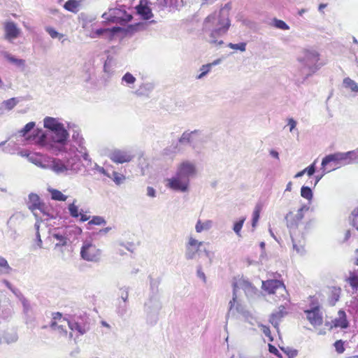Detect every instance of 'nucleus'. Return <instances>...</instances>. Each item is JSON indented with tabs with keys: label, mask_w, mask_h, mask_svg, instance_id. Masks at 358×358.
<instances>
[{
	"label": "nucleus",
	"mask_w": 358,
	"mask_h": 358,
	"mask_svg": "<svg viewBox=\"0 0 358 358\" xmlns=\"http://www.w3.org/2000/svg\"><path fill=\"white\" fill-rule=\"evenodd\" d=\"M231 6L230 3H226L219 13H213L209 15L203 24V31L208 34V42L212 44L222 45L223 41L217 38L225 34L231 24L229 19V12Z\"/></svg>",
	"instance_id": "f257e3e1"
},
{
	"label": "nucleus",
	"mask_w": 358,
	"mask_h": 358,
	"mask_svg": "<svg viewBox=\"0 0 358 358\" xmlns=\"http://www.w3.org/2000/svg\"><path fill=\"white\" fill-rule=\"evenodd\" d=\"M32 141L40 148L58 155L66 151L69 133L65 127L50 133H45L41 129L34 131Z\"/></svg>",
	"instance_id": "f03ea898"
},
{
	"label": "nucleus",
	"mask_w": 358,
	"mask_h": 358,
	"mask_svg": "<svg viewBox=\"0 0 358 358\" xmlns=\"http://www.w3.org/2000/svg\"><path fill=\"white\" fill-rule=\"evenodd\" d=\"M197 173L196 165L194 162L183 160L177 165L175 175L166 180V186L175 192H187L191 179L196 178Z\"/></svg>",
	"instance_id": "7ed1b4c3"
},
{
	"label": "nucleus",
	"mask_w": 358,
	"mask_h": 358,
	"mask_svg": "<svg viewBox=\"0 0 358 358\" xmlns=\"http://www.w3.org/2000/svg\"><path fill=\"white\" fill-rule=\"evenodd\" d=\"M54 173L58 176H73L78 174L83 169V165L77 157H73L64 161L55 159Z\"/></svg>",
	"instance_id": "20e7f679"
},
{
	"label": "nucleus",
	"mask_w": 358,
	"mask_h": 358,
	"mask_svg": "<svg viewBox=\"0 0 358 358\" xmlns=\"http://www.w3.org/2000/svg\"><path fill=\"white\" fill-rule=\"evenodd\" d=\"M358 153V148L355 150L348 151L346 152H335L326 155L322 161V166H327L329 163L334 162L336 166L340 167L350 164L353 160L358 158L357 154Z\"/></svg>",
	"instance_id": "39448f33"
},
{
	"label": "nucleus",
	"mask_w": 358,
	"mask_h": 358,
	"mask_svg": "<svg viewBox=\"0 0 358 358\" xmlns=\"http://www.w3.org/2000/svg\"><path fill=\"white\" fill-rule=\"evenodd\" d=\"M299 61L304 65V69L307 68L308 69V72L301 81V83H303L310 76L320 68V65L317 64L319 54L314 50H306L303 51V56L299 57Z\"/></svg>",
	"instance_id": "423d86ee"
},
{
	"label": "nucleus",
	"mask_w": 358,
	"mask_h": 358,
	"mask_svg": "<svg viewBox=\"0 0 358 358\" xmlns=\"http://www.w3.org/2000/svg\"><path fill=\"white\" fill-rule=\"evenodd\" d=\"M204 242L199 241L193 237H189L188 242L185 245V257L186 259L191 260L200 256L202 252H204L207 257L210 256V252L203 247Z\"/></svg>",
	"instance_id": "0eeeda50"
},
{
	"label": "nucleus",
	"mask_w": 358,
	"mask_h": 358,
	"mask_svg": "<svg viewBox=\"0 0 358 358\" xmlns=\"http://www.w3.org/2000/svg\"><path fill=\"white\" fill-rule=\"evenodd\" d=\"M72 331H77L83 335L90 330V319L85 315L74 316L71 320L64 319L63 321Z\"/></svg>",
	"instance_id": "6e6552de"
},
{
	"label": "nucleus",
	"mask_w": 358,
	"mask_h": 358,
	"mask_svg": "<svg viewBox=\"0 0 358 358\" xmlns=\"http://www.w3.org/2000/svg\"><path fill=\"white\" fill-rule=\"evenodd\" d=\"M3 38L12 43L22 34L21 29L11 20H6L2 23Z\"/></svg>",
	"instance_id": "1a4fd4ad"
},
{
	"label": "nucleus",
	"mask_w": 358,
	"mask_h": 358,
	"mask_svg": "<svg viewBox=\"0 0 358 358\" xmlns=\"http://www.w3.org/2000/svg\"><path fill=\"white\" fill-rule=\"evenodd\" d=\"M81 257L88 262H98L101 257V250L90 241H85L80 250Z\"/></svg>",
	"instance_id": "9d476101"
},
{
	"label": "nucleus",
	"mask_w": 358,
	"mask_h": 358,
	"mask_svg": "<svg viewBox=\"0 0 358 358\" xmlns=\"http://www.w3.org/2000/svg\"><path fill=\"white\" fill-rule=\"evenodd\" d=\"M102 17L112 22H128L131 19V16L127 14L124 10L117 7L109 8L102 15Z\"/></svg>",
	"instance_id": "9b49d317"
},
{
	"label": "nucleus",
	"mask_w": 358,
	"mask_h": 358,
	"mask_svg": "<svg viewBox=\"0 0 358 358\" xmlns=\"http://www.w3.org/2000/svg\"><path fill=\"white\" fill-rule=\"evenodd\" d=\"M262 287L268 294H279L283 298H285V295L287 294L284 283L278 280L262 281Z\"/></svg>",
	"instance_id": "f8f14e48"
},
{
	"label": "nucleus",
	"mask_w": 358,
	"mask_h": 358,
	"mask_svg": "<svg viewBox=\"0 0 358 358\" xmlns=\"http://www.w3.org/2000/svg\"><path fill=\"white\" fill-rule=\"evenodd\" d=\"M108 157L115 164L129 162L134 158L132 153L127 150L113 149L107 154Z\"/></svg>",
	"instance_id": "ddd939ff"
},
{
	"label": "nucleus",
	"mask_w": 358,
	"mask_h": 358,
	"mask_svg": "<svg viewBox=\"0 0 358 358\" xmlns=\"http://www.w3.org/2000/svg\"><path fill=\"white\" fill-rule=\"evenodd\" d=\"M144 311L148 322L155 324L157 313V299L155 296L150 297L144 305Z\"/></svg>",
	"instance_id": "4468645a"
},
{
	"label": "nucleus",
	"mask_w": 358,
	"mask_h": 358,
	"mask_svg": "<svg viewBox=\"0 0 358 358\" xmlns=\"http://www.w3.org/2000/svg\"><path fill=\"white\" fill-rule=\"evenodd\" d=\"M304 312L308 320L313 326L315 327L322 324L323 319L319 306H315L310 309L306 310Z\"/></svg>",
	"instance_id": "2eb2a0df"
},
{
	"label": "nucleus",
	"mask_w": 358,
	"mask_h": 358,
	"mask_svg": "<svg viewBox=\"0 0 358 358\" xmlns=\"http://www.w3.org/2000/svg\"><path fill=\"white\" fill-rule=\"evenodd\" d=\"M201 131L198 129H195L192 131H185L182 133L181 136L178 139V145H192L197 141V137L201 134Z\"/></svg>",
	"instance_id": "dca6fc26"
},
{
	"label": "nucleus",
	"mask_w": 358,
	"mask_h": 358,
	"mask_svg": "<svg viewBox=\"0 0 358 358\" xmlns=\"http://www.w3.org/2000/svg\"><path fill=\"white\" fill-rule=\"evenodd\" d=\"M52 315L54 321L51 322V328L61 334L66 335L67 333L65 329L66 324L62 322L64 318L62 319V315L59 313H55Z\"/></svg>",
	"instance_id": "f3484780"
},
{
	"label": "nucleus",
	"mask_w": 358,
	"mask_h": 358,
	"mask_svg": "<svg viewBox=\"0 0 358 358\" xmlns=\"http://www.w3.org/2000/svg\"><path fill=\"white\" fill-rule=\"evenodd\" d=\"M162 2L158 3V8L164 10L166 8L169 12L173 10H179L184 6L183 0H162Z\"/></svg>",
	"instance_id": "a211bd4d"
},
{
	"label": "nucleus",
	"mask_w": 358,
	"mask_h": 358,
	"mask_svg": "<svg viewBox=\"0 0 358 358\" xmlns=\"http://www.w3.org/2000/svg\"><path fill=\"white\" fill-rule=\"evenodd\" d=\"M55 158L48 157L47 159L42 160L41 159L31 157L29 158V160L41 169H49L54 172L53 166H55Z\"/></svg>",
	"instance_id": "6ab92c4d"
},
{
	"label": "nucleus",
	"mask_w": 358,
	"mask_h": 358,
	"mask_svg": "<svg viewBox=\"0 0 358 358\" xmlns=\"http://www.w3.org/2000/svg\"><path fill=\"white\" fill-rule=\"evenodd\" d=\"M148 3V0H140L139 3L136 6L137 13L145 20H148L152 16Z\"/></svg>",
	"instance_id": "aec40b11"
},
{
	"label": "nucleus",
	"mask_w": 358,
	"mask_h": 358,
	"mask_svg": "<svg viewBox=\"0 0 358 358\" xmlns=\"http://www.w3.org/2000/svg\"><path fill=\"white\" fill-rule=\"evenodd\" d=\"M41 203L40 198L37 194L31 193L29 195V201L27 202L28 208L33 213L36 218L39 217L37 208H39Z\"/></svg>",
	"instance_id": "412c9836"
},
{
	"label": "nucleus",
	"mask_w": 358,
	"mask_h": 358,
	"mask_svg": "<svg viewBox=\"0 0 358 358\" xmlns=\"http://www.w3.org/2000/svg\"><path fill=\"white\" fill-rule=\"evenodd\" d=\"M43 123L44 127L50 130L48 133L54 132L64 127V124L58 119L51 117H45Z\"/></svg>",
	"instance_id": "4be33fe9"
},
{
	"label": "nucleus",
	"mask_w": 358,
	"mask_h": 358,
	"mask_svg": "<svg viewBox=\"0 0 358 358\" xmlns=\"http://www.w3.org/2000/svg\"><path fill=\"white\" fill-rule=\"evenodd\" d=\"M287 314L285 307L284 306H280L278 308V310L275 312H273L269 319V322L275 327H277L279 324L280 320L281 318L285 317Z\"/></svg>",
	"instance_id": "5701e85b"
},
{
	"label": "nucleus",
	"mask_w": 358,
	"mask_h": 358,
	"mask_svg": "<svg viewBox=\"0 0 358 358\" xmlns=\"http://www.w3.org/2000/svg\"><path fill=\"white\" fill-rule=\"evenodd\" d=\"M234 289H233V297L232 299L229 301V311L227 315V318L229 316L230 314L233 313V308L234 307L235 303H236V310L238 313H242L243 312V308L240 303H238L236 301L237 299V295H236V283H234L233 285Z\"/></svg>",
	"instance_id": "b1692460"
},
{
	"label": "nucleus",
	"mask_w": 358,
	"mask_h": 358,
	"mask_svg": "<svg viewBox=\"0 0 358 358\" xmlns=\"http://www.w3.org/2000/svg\"><path fill=\"white\" fill-rule=\"evenodd\" d=\"M333 323L335 327L346 329L348 327V322L345 311L340 310L338 311V317L334 319Z\"/></svg>",
	"instance_id": "393cba45"
},
{
	"label": "nucleus",
	"mask_w": 358,
	"mask_h": 358,
	"mask_svg": "<svg viewBox=\"0 0 358 358\" xmlns=\"http://www.w3.org/2000/svg\"><path fill=\"white\" fill-rule=\"evenodd\" d=\"M287 227L289 229L290 236L293 235L294 231L297 229L299 222L294 217L292 212H289L285 216Z\"/></svg>",
	"instance_id": "a878e982"
},
{
	"label": "nucleus",
	"mask_w": 358,
	"mask_h": 358,
	"mask_svg": "<svg viewBox=\"0 0 358 358\" xmlns=\"http://www.w3.org/2000/svg\"><path fill=\"white\" fill-rule=\"evenodd\" d=\"M180 148L178 143H173L163 150V155L173 159L175 155L180 151Z\"/></svg>",
	"instance_id": "bb28decb"
},
{
	"label": "nucleus",
	"mask_w": 358,
	"mask_h": 358,
	"mask_svg": "<svg viewBox=\"0 0 358 358\" xmlns=\"http://www.w3.org/2000/svg\"><path fill=\"white\" fill-rule=\"evenodd\" d=\"M13 269L8 263V261L0 256V275H9Z\"/></svg>",
	"instance_id": "cd10ccee"
},
{
	"label": "nucleus",
	"mask_w": 358,
	"mask_h": 358,
	"mask_svg": "<svg viewBox=\"0 0 358 358\" xmlns=\"http://www.w3.org/2000/svg\"><path fill=\"white\" fill-rule=\"evenodd\" d=\"M80 5V3L77 0H68L64 7L66 10L71 11L72 13H77L78 10V6Z\"/></svg>",
	"instance_id": "c85d7f7f"
},
{
	"label": "nucleus",
	"mask_w": 358,
	"mask_h": 358,
	"mask_svg": "<svg viewBox=\"0 0 358 358\" xmlns=\"http://www.w3.org/2000/svg\"><path fill=\"white\" fill-rule=\"evenodd\" d=\"M51 194V198L55 201H65L67 199V196L64 195L62 192L58 189H51L49 190Z\"/></svg>",
	"instance_id": "c756f323"
},
{
	"label": "nucleus",
	"mask_w": 358,
	"mask_h": 358,
	"mask_svg": "<svg viewBox=\"0 0 358 358\" xmlns=\"http://www.w3.org/2000/svg\"><path fill=\"white\" fill-rule=\"evenodd\" d=\"M136 78L130 73H126L122 78V84L132 87L131 85L136 82Z\"/></svg>",
	"instance_id": "7c9ffc66"
},
{
	"label": "nucleus",
	"mask_w": 358,
	"mask_h": 358,
	"mask_svg": "<svg viewBox=\"0 0 358 358\" xmlns=\"http://www.w3.org/2000/svg\"><path fill=\"white\" fill-rule=\"evenodd\" d=\"M245 217H243L234 223L233 231L238 237H241V231L245 221Z\"/></svg>",
	"instance_id": "2f4dec72"
},
{
	"label": "nucleus",
	"mask_w": 358,
	"mask_h": 358,
	"mask_svg": "<svg viewBox=\"0 0 358 358\" xmlns=\"http://www.w3.org/2000/svg\"><path fill=\"white\" fill-rule=\"evenodd\" d=\"M77 202L76 199H74L73 201L71 203H69L68 206V210L69 212L70 215L72 217H78L79 216V208L76 204Z\"/></svg>",
	"instance_id": "473e14b6"
},
{
	"label": "nucleus",
	"mask_w": 358,
	"mask_h": 358,
	"mask_svg": "<svg viewBox=\"0 0 358 358\" xmlns=\"http://www.w3.org/2000/svg\"><path fill=\"white\" fill-rule=\"evenodd\" d=\"M18 98H11L8 100H5L2 102V106H4L7 110H11L14 107L19 103Z\"/></svg>",
	"instance_id": "72a5a7b5"
},
{
	"label": "nucleus",
	"mask_w": 358,
	"mask_h": 358,
	"mask_svg": "<svg viewBox=\"0 0 358 358\" xmlns=\"http://www.w3.org/2000/svg\"><path fill=\"white\" fill-rule=\"evenodd\" d=\"M343 85L346 88H350L352 92H358V85L350 78H344Z\"/></svg>",
	"instance_id": "f704fd0d"
},
{
	"label": "nucleus",
	"mask_w": 358,
	"mask_h": 358,
	"mask_svg": "<svg viewBox=\"0 0 358 358\" xmlns=\"http://www.w3.org/2000/svg\"><path fill=\"white\" fill-rule=\"evenodd\" d=\"M110 175L111 178H110L112 179L113 182L117 185L122 184L126 179L125 176L123 174L117 173L114 171H112Z\"/></svg>",
	"instance_id": "c9c22d12"
},
{
	"label": "nucleus",
	"mask_w": 358,
	"mask_h": 358,
	"mask_svg": "<svg viewBox=\"0 0 358 358\" xmlns=\"http://www.w3.org/2000/svg\"><path fill=\"white\" fill-rule=\"evenodd\" d=\"M301 196L308 201H311L313 196V191L308 186H302L301 189Z\"/></svg>",
	"instance_id": "e433bc0d"
},
{
	"label": "nucleus",
	"mask_w": 358,
	"mask_h": 358,
	"mask_svg": "<svg viewBox=\"0 0 358 358\" xmlns=\"http://www.w3.org/2000/svg\"><path fill=\"white\" fill-rule=\"evenodd\" d=\"M15 296L21 301L24 312L27 313L30 310V303L29 301L24 296L21 292H19Z\"/></svg>",
	"instance_id": "4c0bfd02"
},
{
	"label": "nucleus",
	"mask_w": 358,
	"mask_h": 358,
	"mask_svg": "<svg viewBox=\"0 0 358 358\" xmlns=\"http://www.w3.org/2000/svg\"><path fill=\"white\" fill-rule=\"evenodd\" d=\"M210 221H207L203 223L201 222V220H198L195 226V229L197 233H201L203 230H207L210 229Z\"/></svg>",
	"instance_id": "58836bf2"
},
{
	"label": "nucleus",
	"mask_w": 358,
	"mask_h": 358,
	"mask_svg": "<svg viewBox=\"0 0 358 358\" xmlns=\"http://www.w3.org/2000/svg\"><path fill=\"white\" fill-rule=\"evenodd\" d=\"M272 25L281 30H288L289 29V27L283 20L277 18L273 20Z\"/></svg>",
	"instance_id": "ea45409f"
},
{
	"label": "nucleus",
	"mask_w": 358,
	"mask_h": 358,
	"mask_svg": "<svg viewBox=\"0 0 358 358\" xmlns=\"http://www.w3.org/2000/svg\"><path fill=\"white\" fill-rule=\"evenodd\" d=\"M210 65H208V64L202 65L200 68L201 73L197 75L196 78L198 80L202 79L210 72Z\"/></svg>",
	"instance_id": "a19ab883"
},
{
	"label": "nucleus",
	"mask_w": 358,
	"mask_h": 358,
	"mask_svg": "<svg viewBox=\"0 0 358 358\" xmlns=\"http://www.w3.org/2000/svg\"><path fill=\"white\" fill-rule=\"evenodd\" d=\"M350 286L352 288H358V276L353 273H350L349 278L347 279Z\"/></svg>",
	"instance_id": "79ce46f5"
},
{
	"label": "nucleus",
	"mask_w": 358,
	"mask_h": 358,
	"mask_svg": "<svg viewBox=\"0 0 358 358\" xmlns=\"http://www.w3.org/2000/svg\"><path fill=\"white\" fill-rule=\"evenodd\" d=\"M52 237L59 241L55 244V247L64 246L66 244V238L63 235L55 233Z\"/></svg>",
	"instance_id": "37998d69"
},
{
	"label": "nucleus",
	"mask_w": 358,
	"mask_h": 358,
	"mask_svg": "<svg viewBox=\"0 0 358 358\" xmlns=\"http://www.w3.org/2000/svg\"><path fill=\"white\" fill-rule=\"evenodd\" d=\"M35 127L34 122H30L27 123L20 131L19 133L22 136H24L27 133H29L31 129Z\"/></svg>",
	"instance_id": "c03bdc74"
},
{
	"label": "nucleus",
	"mask_w": 358,
	"mask_h": 358,
	"mask_svg": "<svg viewBox=\"0 0 358 358\" xmlns=\"http://www.w3.org/2000/svg\"><path fill=\"white\" fill-rule=\"evenodd\" d=\"M228 47H229L231 49L234 50H238L241 52L245 51L246 49V43L244 42L239 43H229L228 44Z\"/></svg>",
	"instance_id": "a18cd8bd"
},
{
	"label": "nucleus",
	"mask_w": 358,
	"mask_h": 358,
	"mask_svg": "<svg viewBox=\"0 0 358 358\" xmlns=\"http://www.w3.org/2000/svg\"><path fill=\"white\" fill-rule=\"evenodd\" d=\"M1 282L8 288L9 289L12 293L16 296L19 292H20V289L15 287L8 280L6 279H3L1 280Z\"/></svg>",
	"instance_id": "49530a36"
},
{
	"label": "nucleus",
	"mask_w": 358,
	"mask_h": 358,
	"mask_svg": "<svg viewBox=\"0 0 358 358\" xmlns=\"http://www.w3.org/2000/svg\"><path fill=\"white\" fill-rule=\"evenodd\" d=\"M45 31L49 34V35L52 38H61L63 37V34H59L54 28H52L51 27H45Z\"/></svg>",
	"instance_id": "de8ad7c7"
},
{
	"label": "nucleus",
	"mask_w": 358,
	"mask_h": 358,
	"mask_svg": "<svg viewBox=\"0 0 358 358\" xmlns=\"http://www.w3.org/2000/svg\"><path fill=\"white\" fill-rule=\"evenodd\" d=\"M281 350L288 356L289 358H294L298 355V351L290 348H281Z\"/></svg>",
	"instance_id": "09e8293b"
},
{
	"label": "nucleus",
	"mask_w": 358,
	"mask_h": 358,
	"mask_svg": "<svg viewBox=\"0 0 358 358\" xmlns=\"http://www.w3.org/2000/svg\"><path fill=\"white\" fill-rule=\"evenodd\" d=\"M105 224L106 220L101 216H94L92 219L89 222V224L101 225Z\"/></svg>",
	"instance_id": "8fccbe9b"
},
{
	"label": "nucleus",
	"mask_w": 358,
	"mask_h": 358,
	"mask_svg": "<svg viewBox=\"0 0 358 358\" xmlns=\"http://www.w3.org/2000/svg\"><path fill=\"white\" fill-rule=\"evenodd\" d=\"M334 169H335V168H332L330 170H327L326 166H324V167L322 166V168H321L322 173L320 175H317L315 176V181L314 183V186H315L318 183V182L322 178V177L325 174H327V173H329L331 171L334 170Z\"/></svg>",
	"instance_id": "3c124183"
},
{
	"label": "nucleus",
	"mask_w": 358,
	"mask_h": 358,
	"mask_svg": "<svg viewBox=\"0 0 358 358\" xmlns=\"http://www.w3.org/2000/svg\"><path fill=\"white\" fill-rule=\"evenodd\" d=\"M336 351L338 354L343 353L345 351L344 342L342 340L336 341L334 344Z\"/></svg>",
	"instance_id": "603ef678"
},
{
	"label": "nucleus",
	"mask_w": 358,
	"mask_h": 358,
	"mask_svg": "<svg viewBox=\"0 0 358 358\" xmlns=\"http://www.w3.org/2000/svg\"><path fill=\"white\" fill-rule=\"evenodd\" d=\"M110 31L108 29H96L94 33H92L90 34V37L92 38H99L103 34L108 33Z\"/></svg>",
	"instance_id": "864d4df0"
},
{
	"label": "nucleus",
	"mask_w": 358,
	"mask_h": 358,
	"mask_svg": "<svg viewBox=\"0 0 358 358\" xmlns=\"http://www.w3.org/2000/svg\"><path fill=\"white\" fill-rule=\"evenodd\" d=\"M316 161L309 165L308 167L304 169L305 173H306L309 177L312 176L316 171Z\"/></svg>",
	"instance_id": "5fc2aeb1"
},
{
	"label": "nucleus",
	"mask_w": 358,
	"mask_h": 358,
	"mask_svg": "<svg viewBox=\"0 0 358 358\" xmlns=\"http://www.w3.org/2000/svg\"><path fill=\"white\" fill-rule=\"evenodd\" d=\"M259 213H260L259 209L257 207H256V208L253 211L252 220V226L254 228L256 227L257 223L259 219Z\"/></svg>",
	"instance_id": "6e6d98bb"
},
{
	"label": "nucleus",
	"mask_w": 358,
	"mask_h": 358,
	"mask_svg": "<svg viewBox=\"0 0 358 358\" xmlns=\"http://www.w3.org/2000/svg\"><path fill=\"white\" fill-rule=\"evenodd\" d=\"M304 209L308 210V208L306 207V206H303L297 210V213L295 215L294 214V217L296 219V221H299L300 222L301 221V220L303 219V211Z\"/></svg>",
	"instance_id": "4d7b16f0"
},
{
	"label": "nucleus",
	"mask_w": 358,
	"mask_h": 358,
	"mask_svg": "<svg viewBox=\"0 0 358 358\" xmlns=\"http://www.w3.org/2000/svg\"><path fill=\"white\" fill-rule=\"evenodd\" d=\"M94 169L98 171L99 173L107 176L108 178H111L110 173L106 170L103 167L100 166L97 164H94Z\"/></svg>",
	"instance_id": "13d9d810"
},
{
	"label": "nucleus",
	"mask_w": 358,
	"mask_h": 358,
	"mask_svg": "<svg viewBox=\"0 0 358 358\" xmlns=\"http://www.w3.org/2000/svg\"><path fill=\"white\" fill-rule=\"evenodd\" d=\"M73 139L76 142V143L80 146L83 147V144L84 143L83 138L79 134V133L74 132L72 136Z\"/></svg>",
	"instance_id": "bf43d9fd"
},
{
	"label": "nucleus",
	"mask_w": 358,
	"mask_h": 358,
	"mask_svg": "<svg viewBox=\"0 0 358 358\" xmlns=\"http://www.w3.org/2000/svg\"><path fill=\"white\" fill-rule=\"evenodd\" d=\"M1 53L5 59H6L9 62L12 64H13L16 59V57H15L13 55H12L7 51H2Z\"/></svg>",
	"instance_id": "052dcab7"
},
{
	"label": "nucleus",
	"mask_w": 358,
	"mask_h": 358,
	"mask_svg": "<svg viewBox=\"0 0 358 358\" xmlns=\"http://www.w3.org/2000/svg\"><path fill=\"white\" fill-rule=\"evenodd\" d=\"M1 53L5 59H6L9 62L12 64H13L16 59V57H15L13 55H12L7 51H2Z\"/></svg>",
	"instance_id": "680f3d73"
},
{
	"label": "nucleus",
	"mask_w": 358,
	"mask_h": 358,
	"mask_svg": "<svg viewBox=\"0 0 358 358\" xmlns=\"http://www.w3.org/2000/svg\"><path fill=\"white\" fill-rule=\"evenodd\" d=\"M291 238H292V243H293V248L298 252V253H303V251H304V249H303V245H298L296 242H295V239L293 236V235L291 236Z\"/></svg>",
	"instance_id": "e2e57ef3"
},
{
	"label": "nucleus",
	"mask_w": 358,
	"mask_h": 358,
	"mask_svg": "<svg viewBox=\"0 0 358 358\" xmlns=\"http://www.w3.org/2000/svg\"><path fill=\"white\" fill-rule=\"evenodd\" d=\"M262 331L264 333V334L268 337L271 341H273V337L271 335V331L268 327L265 325H262Z\"/></svg>",
	"instance_id": "0e129e2a"
},
{
	"label": "nucleus",
	"mask_w": 358,
	"mask_h": 358,
	"mask_svg": "<svg viewBox=\"0 0 358 358\" xmlns=\"http://www.w3.org/2000/svg\"><path fill=\"white\" fill-rule=\"evenodd\" d=\"M296 124H297L296 121L295 120H294L293 118H289L287 120V125L289 127L290 132H292L295 129Z\"/></svg>",
	"instance_id": "69168bd1"
},
{
	"label": "nucleus",
	"mask_w": 358,
	"mask_h": 358,
	"mask_svg": "<svg viewBox=\"0 0 358 358\" xmlns=\"http://www.w3.org/2000/svg\"><path fill=\"white\" fill-rule=\"evenodd\" d=\"M48 207L44 203H41L39 208H37V210H39L44 216L50 217V213L47 211Z\"/></svg>",
	"instance_id": "338daca9"
},
{
	"label": "nucleus",
	"mask_w": 358,
	"mask_h": 358,
	"mask_svg": "<svg viewBox=\"0 0 358 358\" xmlns=\"http://www.w3.org/2000/svg\"><path fill=\"white\" fill-rule=\"evenodd\" d=\"M268 351L270 353L280 357V353L279 352L278 350L273 345L268 344Z\"/></svg>",
	"instance_id": "774afa93"
}]
</instances>
